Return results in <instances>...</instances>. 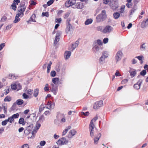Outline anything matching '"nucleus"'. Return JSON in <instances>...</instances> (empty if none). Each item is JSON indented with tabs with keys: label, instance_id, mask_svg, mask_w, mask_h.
I'll return each mask as SVG.
<instances>
[{
	"label": "nucleus",
	"instance_id": "36",
	"mask_svg": "<svg viewBox=\"0 0 148 148\" xmlns=\"http://www.w3.org/2000/svg\"><path fill=\"white\" fill-rule=\"evenodd\" d=\"M42 16H45L47 17H48L49 16V13L48 12H42Z\"/></svg>",
	"mask_w": 148,
	"mask_h": 148
},
{
	"label": "nucleus",
	"instance_id": "35",
	"mask_svg": "<svg viewBox=\"0 0 148 148\" xmlns=\"http://www.w3.org/2000/svg\"><path fill=\"white\" fill-rule=\"evenodd\" d=\"M11 100V98L9 96H7L4 99L5 101H10Z\"/></svg>",
	"mask_w": 148,
	"mask_h": 148
},
{
	"label": "nucleus",
	"instance_id": "59",
	"mask_svg": "<svg viewBox=\"0 0 148 148\" xmlns=\"http://www.w3.org/2000/svg\"><path fill=\"white\" fill-rule=\"evenodd\" d=\"M5 46V44L2 43L0 44V51H1Z\"/></svg>",
	"mask_w": 148,
	"mask_h": 148
},
{
	"label": "nucleus",
	"instance_id": "7",
	"mask_svg": "<svg viewBox=\"0 0 148 148\" xmlns=\"http://www.w3.org/2000/svg\"><path fill=\"white\" fill-rule=\"evenodd\" d=\"M40 124L38 121L37 122L36 124L35 128L33 130V131L32 132V135L31 137V138H33L34 137L36 133L37 132V131L40 127Z\"/></svg>",
	"mask_w": 148,
	"mask_h": 148
},
{
	"label": "nucleus",
	"instance_id": "58",
	"mask_svg": "<svg viewBox=\"0 0 148 148\" xmlns=\"http://www.w3.org/2000/svg\"><path fill=\"white\" fill-rule=\"evenodd\" d=\"M45 143L46 142L44 140L41 141L40 142V144L41 146H44L45 145Z\"/></svg>",
	"mask_w": 148,
	"mask_h": 148
},
{
	"label": "nucleus",
	"instance_id": "8",
	"mask_svg": "<svg viewBox=\"0 0 148 148\" xmlns=\"http://www.w3.org/2000/svg\"><path fill=\"white\" fill-rule=\"evenodd\" d=\"M68 143V140L65 138H61L56 142V143L58 145H64Z\"/></svg>",
	"mask_w": 148,
	"mask_h": 148
},
{
	"label": "nucleus",
	"instance_id": "25",
	"mask_svg": "<svg viewBox=\"0 0 148 148\" xmlns=\"http://www.w3.org/2000/svg\"><path fill=\"white\" fill-rule=\"evenodd\" d=\"M71 128V126H69L67 127H66V128L65 130H64L63 132L62 133V135L64 136L68 132V130H70Z\"/></svg>",
	"mask_w": 148,
	"mask_h": 148
},
{
	"label": "nucleus",
	"instance_id": "44",
	"mask_svg": "<svg viewBox=\"0 0 148 148\" xmlns=\"http://www.w3.org/2000/svg\"><path fill=\"white\" fill-rule=\"evenodd\" d=\"M19 116V114L18 113H16L13 114L12 116V117L14 119H16L18 118Z\"/></svg>",
	"mask_w": 148,
	"mask_h": 148
},
{
	"label": "nucleus",
	"instance_id": "55",
	"mask_svg": "<svg viewBox=\"0 0 148 148\" xmlns=\"http://www.w3.org/2000/svg\"><path fill=\"white\" fill-rule=\"evenodd\" d=\"M16 89H17V90H19L21 89V86L20 85V84H16Z\"/></svg>",
	"mask_w": 148,
	"mask_h": 148
},
{
	"label": "nucleus",
	"instance_id": "38",
	"mask_svg": "<svg viewBox=\"0 0 148 148\" xmlns=\"http://www.w3.org/2000/svg\"><path fill=\"white\" fill-rule=\"evenodd\" d=\"M96 103H97V105L99 108L102 106L103 103V101H100Z\"/></svg>",
	"mask_w": 148,
	"mask_h": 148
},
{
	"label": "nucleus",
	"instance_id": "20",
	"mask_svg": "<svg viewBox=\"0 0 148 148\" xmlns=\"http://www.w3.org/2000/svg\"><path fill=\"white\" fill-rule=\"evenodd\" d=\"M98 119V117L96 116L94 118H93L91 121L90 124L89 125L90 126H94L95 127L94 123Z\"/></svg>",
	"mask_w": 148,
	"mask_h": 148
},
{
	"label": "nucleus",
	"instance_id": "6",
	"mask_svg": "<svg viewBox=\"0 0 148 148\" xmlns=\"http://www.w3.org/2000/svg\"><path fill=\"white\" fill-rule=\"evenodd\" d=\"M113 28L110 25H107L106 26L102 31V32L103 33H109L112 32Z\"/></svg>",
	"mask_w": 148,
	"mask_h": 148
},
{
	"label": "nucleus",
	"instance_id": "56",
	"mask_svg": "<svg viewBox=\"0 0 148 148\" xmlns=\"http://www.w3.org/2000/svg\"><path fill=\"white\" fill-rule=\"evenodd\" d=\"M8 122L7 120H5L2 122L1 124L2 125H5L7 124Z\"/></svg>",
	"mask_w": 148,
	"mask_h": 148
},
{
	"label": "nucleus",
	"instance_id": "50",
	"mask_svg": "<svg viewBox=\"0 0 148 148\" xmlns=\"http://www.w3.org/2000/svg\"><path fill=\"white\" fill-rule=\"evenodd\" d=\"M146 73L145 70H143L140 72V75L142 76H144L146 74Z\"/></svg>",
	"mask_w": 148,
	"mask_h": 148
},
{
	"label": "nucleus",
	"instance_id": "3",
	"mask_svg": "<svg viewBox=\"0 0 148 148\" xmlns=\"http://www.w3.org/2000/svg\"><path fill=\"white\" fill-rule=\"evenodd\" d=\"M107 17L106 11L105 10H102L101 13L98 15L96 17V21L100 23L105 21Z\"/></svg>",
	"mask_w": 148,
	"mask_h": 148
},
{
	"label": "nucleus",
	"instance_id": "27",
	"mask_svg": "<svg viewBox=\"0 0 148 148\" xmlns=\"http://www.w3.org/2000/svg\"><path fill=\"white\" fill-rule=\"evenodd\" d=\"M60 40V38L59 37V36H56V38L54 40V45L55 46L57 42L59 41Z\"/></svg>",
	"mask_w": 148,
	"mask_h": 148
},
{
	"label": "nucleus",
	"instance_id": "43",
	"mask_svg": "<svg viewBox=\"0 0 148 148\" xmlns=\"http://www.w3.org/2000/svg\"><path fill=\"white\" fill-rule=\"evenodd\" d=\"M136 8H134L132 9L131 12L130 14L129 15L130 17H131V15H132L134 14V13L136 11Z\"/></svg>",
	"mask_w": 148,
	"mask_h": 148
},
{
	"label": "nucleus",
	"instance_id": "31",
	"mask_svg": "<svg viewBox=\"0 0 148 148\" xmlns=\"http://www.w3.org/2000/svg\"><path fill=\"white\" fill-rule=\"evenodd\" d=\"M45 108V107L44 106V105L43 104H42L39 107V112H41Z\"/></svg>",
	"mask_w": 148,
	"mask_h": 148
},
{
	"label": "nucleus",
	"instance_id": "47",
	"mask_svg": "<svg viewBox=\"0 0 148 148\" xmlns=\"http://www.w3.org/2000/svg\"><path fill=\"white\" fill-rule=\"evenodd\" d=\"M24 122V119L23 118H21L19 119V123L20 124H22L23 125H24L23 124Z\"/></svg>",
	"mask_w": 148,
	"mask_h": 148
},
{
	"label": "nucleus",
	"instance_id": "53",
	"mask_svg": "<svg viewBox=\"0 0 148 148\" xmlns=\"http://www.w3.org/2000/svg\"><path fill=\"white\" fill-rule=\"evenodd\" d=\"M128 82V80L127 79H124L121 82V84H126Z\"/></svg>",
	"mask_w": 148,
	"mask_h": 148
},
{
	"label": "nucleus",
	"instance_id": "46",
	"mask_svg": "<svg viewBox=\"0 0 148 148\" xmlns=\"http://www.w3.org/2000/svg\"><path fill=\"white\" fill-rule=\"evenodd\" d=\"M96 29L97 31H100L102 32L103 27L101 26H99L97 27Z\"/></svg>",
	"mask_w": 148,
	"mask_h": 148
},
{
	"label": "nucleus",
	"instance_id": "23",
	"mask_svg": "<svg viewBox=\"0 0 148 148\" xmlns=\"http://www.w3.org/2000/svg\"><path fill=\"white\" fill-rule=\"evenodd\" d=\"M79 44V41H77L74 44H73L72 45V51H73L74 49H75L76 47H77L78 46Z\"/></svg>",
	"mask_w": 148,
	"mask_h": 148
},
{
	"label": "nucleus",
	"instance_id": "9",
	"mask_svg": "<svg viewBox=\"0 0 148 148\" xmlns=\"http://www.w3.org/2000/svg\"><path fill=\"white\" fill-rule=\"evenodd\" d=\"M109 5L114 10L118 8V6L116 4V2L115 1H110Z\"/></svg>",
	"mask_w": 148,
	"mask_h": 148
},
{
	"label": "nucleus",
	"instance_id": "40",
	"mask_svg": "<svg viewBox=\"0 0 148 148\" xmlns=\"http://www.w3.org/2000/svg\"><path fill=\"white\" fill-rule=\"evenodd\" d=\"M23 13H22L19 11H18V13L16 14V15L18 16V17H21L23 16Z\"/></svg>",
	"mask_w": 148,
	"mask_h": 148
},
{
	"label": "nucleus",
	"instance_id": "37",
	"mask_svg": "<svg viewBox=\"0 0 148 148\" xmlns=\"http://www.w3.org/2000/svg\"><path fill=\"white\" fill-rule=\"evenodd\" d=\"M32 127H31L30 125L29 126L27 127L26 129L24 131V132L27 131L29 132H30L32 130Z\"/></svg>",
	"mask_w": 148,
	"mask_h": 148
},
{
	"label": "nucleus",
	"instance_id": "13",
	"mask_svg": "<svg viewBox=\"0 0 148 148\" xmlns=\"http://www.w3.org/2000/svg\"><path fill=\"white\" fill-rule=\"evenodd\" d=\"M75 2V0H69L68 2L66 3L65 5L66 7H69L70 6H74Z\"/></svg>",
	"mask_w": 148,
	"mask_h": 148
},
{
	"label": "nucleus",
	"instance_id": "14",
	"mask_svg": "<svg viewBox=\"0 0 148 148\" xmlns=\"http://www.w3.org/2000/svg\"><path fill=\"white\" fill-rule=\"evenodd\" d=\"M48 106L46 107V108L48 109L49 110L53 109L55 106V104L54 103H51V101H49L47 103Z\"/></svg>",
	"mask_w": 148,
	"mask_h": 148
},
{
	"label": "nucleus",
	"instance_id": "17",
	"mask_svg": "<svg viewBox=\"0 0 148 148\" xmlns=\"http://www.w3.org/2000/svg\"><path fill=\"white\" fill-rule=\"evenodd\" d=\"M55 84H51L50 89L51 91L53 92L54 95H56V91L57 90V88Z\"/></svg>",
	"mask_w": 148,
	"mask_h": 148
},
{
	"label": "nucleus",
	"instance_id": "54",
	"mask_svg": "<svg viewBox=\"0 0 148 148\" xmlns=\"http://www.w3.org/2000/svg\"><path fill=\"white\" fill-rule=\"evenodd\" d=\"M16 84L12 85L11 88L14 90H16Z\"/></svg>",
	"mask_w": 148,
	"mask_h": 148
},
{
	"label": "nucleus",
	"instance_id": "33",
	"mask_svg": "<svg viewBox=\"0 0 148 148\" xmlns=\"http://www.w3.org/2000/svg\"><path fill=\"white\" fill-rule=\"evenodd\" d=\"M35 17V14H33L32 16L30 17L29 20L27 21L29 22V21H32L34 22H36V21L34 19H33V18H34Z\"/></svg>",
	"mask_w": 148,
	"mask_h": 148
},
{
	"label": "nucleus",
	"instance_id": "39",
	"mask_svg": "<svg viewBox=\"0 0 148 148\" xmlns=\"http://www.w3.org/2000/svg\"><path fill=\"white\" fill-rule=\"evenodd\" d=\"M7 121H8V122H9L10 123H12V122H14V120L12 118V117L11 116L10 117H9Z\"/></svg>",
	"mask_w": 148,
	"mask_h": 148
},
{
	"label": "nucleus",
	"instance_id": "63",
	"mask_svg": "<svg viewBox=\"0 0 148 148\" xmlns=\"http://www.w3.org/2000/svg\"><path fill=\"white\" fill-rule=\"evenodd\" d=\"M62 19L61 18H56L55 20L56 22L58 23H60Z\"/></svg>",
	"mask_w": 148,
	"mask_h": 148
},
{
	"label": "nucleus",
	"instance_id": "26",
	"mask_svg": "<svg viewBox=\"0 0 148 148\" xmlns=\"http://www.w3.org/2000/svg\"><path fill=\"white\" fill-rule=\"evenodd\" d=\"M45 120L44 116L42 115L39 118V121L41 123H42Z\"/></svg>",
	"mask_w": 148,
	"mask_h": 148
},
{
	"label": "nucleus",
	"instance_id": "52",
	"mask_svg": "<svg viewBox=\"0 0 148 148\" xmlns=\"http://www.w3.org/2000/svg\"><path fill=\"white\" fill-rule=\"evenodd\" d=\"M99 108V107L97 105V103H95L94 104L93 108L95 109H98Z\"/></svg>",
	"mask_w": 148,
	"mask_h": 148
},
{
	"label": "nucleus",
	"instance_id": "16",
	"mask_svg": "<svg viewBox=\"0 0 148 148\" xmlns=\"http://www.w3.org/2000/svg\"><path fill=\"white\" fill-rule=\"evenodd\" d=\"M129 71L132 77H134L136 75V70L135 69L130 68Z\"/></svg>",
	"mask_w": 148,
	"mask_h": 148
},
{
	"label": "nucleus",
	"instance_id": "4",
	"mask_svg": "<svg viewBox=\"0 0 148 148\" xmlns=\"http://www.w3.org/2000/svg\"><path fill=\"white\" fill-rule=\"evenodd\" d=\"M70 21V20L69 19L67 20L66 22L67 25L66 29V33L69 36H71L73 34V29L71 25L69 23Z\"/></svg>",
	"mask_w": 148,
	"mask_h": 148
},
{
	"label": "nucleus",
	"instance_id": "24",
	"mask_svg": "<svg viewBox=\"0 0 148 148\" xmlns=\"http://www.w3.org/2000/svg\"><path fill=\"white\" fill-rule=\"evenodd\" d=\"M59 81V79L58 78L55 77L53 78L52 79V82L53 83V84L55 85L58 84Z\"/></svg>",
	"mask_w": 148,
	"mask_h": 148
},
{
	"label": "nucleus",
	"instance_id": "11",
	"mask_svg": "<svg viewBox=\"0 0 148 148\" xmlns=\"http://www.w3.org/2000/svg\"><path fill=\"white\" fill-rule=\"evenodd\" d=\"M122 53L121 51H118L117 53L116 57V62H118L120 61L122 58Z\"/></svg>",
	"mask_w": 148,
	"mask_h": 148
},
{
	"label": "nucleus",
	"instance_id": "2",
	"mask_svg": "<svg viewBox=\"0 0 148 148\" xmlns=\"http://www.w3.org/2000/svg\"><path fill=\"white\" fill-rule=\"evenodd\" d=\"M102 44V42L100 40H97L94 42L93 44V49L95 53L99 54L102 51V49L100 45Z\"/></svg>",
	"mask_w": 148,
	"mask_h": 148
},
{
	"label": "nucleus",
	"instance_id": "30",
	"mask_svg": "<svg viewBox=\"0 0 148 148\" xmlns=\"http://www.w3.org/2000/svg\"><path fill=\"white\" fill-rule=\"evenodd\" d=\"M39 92V89H36L34 90V93L33 94V95L35 97H36L38 95Z\"/></svg>",
	"mask_w": 148,
	"mask_h": 148
},
{
	"label": "nucleus",
	"instance_id": "45",
	"mask_svg": "<svg viewBox=\"0 0 148 148\" xmlns=\"http://www.w3.org/2000/svg\"><path fill=\"white\" fill-rule=\"evenodd\" d=\"M12 9L13 10H15L16 9V5H15L13 3L12 5L11 6Z\"/></svg>",
	"mask_w": 148,
	"mask_h": 148
},
{
	"label": "nucleus",
	"instance_id": "64",
	"mask_svg": "<svg viewBox=\"0 0 148 148\" xmlns=\"http://www.w3.org/2000/svg\"><path fill=\"white\" fill-rule=\"evenodd\" d=\"M108 38H105L103 40V42L105 44H106L108 42Z\"/></svg>",
	"mask_w": 148,
	"mask_h": 148
},
{
	"label": "nucleus",
	"instance_id": "15",
	"mask_svg": "<svg viewBox=\"0 0 148 148\" xmlns=\"http://www.w3.org/2000/svg\"><path fill=\"white\" fill-rule=\"evenodd\" d=\"M77 133L76 131L75 130H71L68 135L67 137L68 138H71L72 136L75 135Z\"/></svg>",
	"mask_w": 148,
	"mask_h": 148
},
{
	"label": "nucleus",
	"instance_id": "32",
	"mask_svg": "<svg viewBox=\"0 0 148 148\" xmlns=\"http://www.w3.org/2000/svg\"><path fill=\"white\" fill-rule=\"evenodd\" d=\"M23 103V101L22 99H18L16 101V103L18 105H22Z\"/></svg>",
	"mask_w": 148,
	"mask_h": 148
},
{
	"label": "nucleus",
	"instance_id": "12",
	"mask_svg": "<svg viewBox=\"0 0 148 148\" xmlns=\"http://www.w3.org/2000/svg\"><path fill=\"white\" fill-rule=\"evenodd\" d=\"M143 82V80L141 79H139L137 83L134 85V88L136 90H138L140 89L141 84Z\"/></svg>",
	"mask_w": 148,
	"mask_h": 148
},
{
	"label": "nucleus",
	"instance_id": "62",
	"mask_svg": "<svg viewBox=\"0 0 148 148\" xmlns=\"http://www.w3.org/2000/svg\"><path fill=\"white\" fill-rule=\"evenodd\" d=\"M89 114V112H87L85 113L84 112H81V114L82 115H84V116H87Z\"/></svg>",
	"mask_w": 148,
	"mask_h": 148
},
{
	"label": "nucleus",
	"instance_id": "10",
	"mask_svg": "<svg viewBox=\"0 0 148 148\" xmlns=\"http://www.w3.org/2000/svg\"><path fill=\"white\" fill-rule=\"evenodd\" d=\"M84 6L82 3L78 2L75 5H74L73 7V8L82 9L84 8Z\"/></svg>",
	"mask_w": 148,
	"mask_h": 148
},
{
	"label": "nucleus",
	"instance_id": "28",
	"mask_svg": "<svg viewBox=\"0 0 148 148\" xmlns=\"http://www.w3.org/2000/svg\"><path fill=\"white\" fill-rule=\"evenodd\" d=\"M113 16L115 19H117L120 16V14L118 12H115L113 14Z\"/></svg>",
	"mask_w": 148,
	"mask_h": 148
},
{
	"label": "nucleus",
	"instance_id": "5",
	"mask_svg": "<svg viewBox=\"0 0 148 148\" xmlns=\"http://www.w3.org/2000/svg\"><path fill=\"white\" fill-rule=\"evenodd\" d=\"M108 57L107 52L106 51L103 52L101 56L99 59V63L101 64H103L105 62V59Z\"/></svg>",
	"mask_w": 148,
	"mask_h": 148
},
{
	"label": "nucleus",
	"instance_id": "22",
	"mask_svg": "<svg viewBox=\"0 0 148 148\" xmlns=\"http://www.w3.org/2000/svg\"><path fill=\"white\" fill-rule=\"evenodd\" d=\"M140 50L142 51H145L146 49V45L145 43H143L140 45Z\"/></svg>",
	"mask_w": 148,
	"mask_h": 148
},
{
	"label": "nucleus",
	"instance_id": "61",
	"mask_svg": "<svg viewBox=\"0 0 148 148\" xmlns=\"http://www.w3.org/2000/svg\"><path fill=\"white\" fill-rule=\"evenodd\" d=\"M20 2V1L19 0H14L13 1V3L16 5V4L18 5Z\"/></svg>",
	"mask_w": 148,
	"mask_h": 148
},
{
	"label": "nucleus",
	"instance_id": "41",
	"mask_svg": "<svg viewBox=\"0 0 148 148\" xmlns=\"http://www.w3.org/2000/svg\"><path fill=\"white\" fill-rule=\"evenodd\" d=\"M10 89L9 87H7L6 89L5 90V95H7L9 92Z\"/></svg>",
	"mask_w": 148,
	"mask_h": 148
},
{
	"label": "nucleus",
	"instance_id": "48",
	"mask_svg": "<svg viewBox=\"0 0 148 148\" xmlns=\"http://www.w3.org/2000/svg\"><path fill=\"white\" fill-rule=\"evenodd\" d=\"M29 145L27 144H25L21 146V148H29Z\"/></svg>",
	"mask_w": 148,
	"mask_h": 148
},
{
	"label": "nucleus",
	"instance_id": "60",
	"mask_svg": "<svg viewBox=\"0 0 148 148\" xmlns=\"http://www.w3.org/2000/svg\"><path fill=\"white\" fill-rule=\"evenodd\" d=\"M51 112L50 110L46 111L45 112V114L46 115H49L51 114Z\"/></svg>",
	"mask_w": 148,
	"mask_h": 148
},
{
	"label": "nucleus",
	"instance_id": "57",
	"mask_svg": "<svg viewBox=\"0 0 148 148\" xmlns=\"http://www.w3.org/2000/svg\"><path fill=\"white\" fill-rule=\"evenodd\" d=\"M70 14V13L69 12H68L65 14L64 16V18H67L69 16V15Z\"/></svg>",
	"mask_w": 148,
	"mask_h": 148
},
{
	"label": "nucleus",
	"instance_id": "51",
	"mask_svg": "<svg viewBox=\"0 0 148 148\" xmlns=\"http://www.w3.org/2000/svg\"><path fill=\"white\" fill-rule=\"evenodd\" d=\"M56 73L55 71H52L51 73V75L52 77H54L56 76Z\"/></svg>",
	"mask_w": 148,
	"mask_h": 148
},
{
	"label": "nucleus",
	"instance_id": "29",
	"mask_svg": "<svg viewBox=\"0 0 148 148\" xmlns=\"http://www.w3.org/2000/svg\"><path fill=\"white\" fill-rule=\"evenodd\" d=\"M92 20L91 19H88L85 22V24L86 25H88L92 23Z\"/></svg>",
	"mask_w": 148,
	"mask_h": 148
},
{
	"label": "nucleus",
	"instance_id": "19",
	"mask_svg": "<svg viewBox=\"0 0 148 148\" xmlns=\"http://www.w3.org/2000/svg\"><path fill=\"white\" fill-rule=\"evenodd\" d=\"M26 8V6L25 5V3L22 4L21 5V8L19 9L18 10V11H19L22 13L25 11V9Z\"/></svg>",
	"mask_w": 148,
	"mask_h": 148
},
{
	"label": "nucleus",
	"instance_id": "18",
	"mask_svg": "<svg viewBox=\"0 0 148 148\" xmlns=\"http://www.w3.org/2000/svg\"><path fill=\"white\" fill-rule=\"evenodd\" d=\"M148 25V18L145 21H143L141 24V27L143 28L147 26Z\"/></svg>",
	"mask_w": 148,
	"mask_h": 148
},
{
	"label": "nucleus",
	"instance_id": "1",
	"mask_svg": "<svg viewBox=\"0 0 148 148\" xmlns=\"http://www.w3.org/2000/svg\"><path fill=\"white\" fill-rule=\"evenodd\" d=\"M89 130L90 131V136L94 138V143L95 144L98 143L99 138L101 136V134L100 133H97V129L94 126H90Z\"/></svg>",
	"mask_w": 148,
	"mask_h": 148
},
{
	"label": "nucleus",
	"instance_id": "42",
	"mask_svg": "<svg viewBox=\"0 0 148 148\" xmlns=\"http://www.w3.org/2000/svg\"><path fill=\"white\" fill-rule=\"evenodd\" d=\"M3 108V110L4 113L7 112V106L6 104H4V106L3 105H2Z\"/></svg>",
	"mask_w": 148,
	"mask_h": 148
},
{
	"label": "nucleus",
	"instance_id": "49",
	"mask_svg": "<svg viewBox=\"0 0 148 148\" xmlns=\"http://www.w3.org/2000/svg\"><path fill=\"white\" fill-rule=\"evenodd\" d=\"M54 2V0H50L48 1L47 4L48 5L50 6Z\"/></svg>",
	"mask_w": 148,
	"mask_h": 148
},
{
	"label": "nucleus",
	"instance_id": "21",
	"mask_svg": "<svg viewBox=\"0 0 148 148\" xmlns=\"http://www.w3.org/2000/svg\"><path fill=\"white\" fill-rule=\"evenodd\" d=\"M71 52L69 51H66L64 53V58L65 59H68L71 55Z\"/></svg>",
	"mask_w": 148,
	"mask_h": 148
},
{
	"label": "nucleus",
	"instance_id": "34",
	"mask_svg": "<svg viewBox=\"0 0 148 148\" xmlns=\"http://www.w3.org/2000/svg\"><path fill=\"white\" fill-rule=\"evenodd\" d=\"M19 17L18 16L16 15L15 17V19L13 21V22L14 23H16L18 22L20 20V19L19 18Z\"/></svg>",
	"mask_w": 148,
	"mask_h": 148
}]
</instances>
